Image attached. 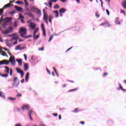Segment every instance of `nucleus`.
I'll list each match as a JSON object with an SVG mask.
<instances>
[{"label":"nucleus","mask_w":126,"mask_h":126,"mask_svg":"<svg viewBox=\"0 0 126 126\" xmlns=\"http://www.w3.org/2000/svg\"><path fill=\"white\" fill-rule=\"evenodd\" d=\"M106 12L107 13V15H110V12L109 11V10L108 9H106Z\"/></svg>","instance_id":"54"},{"label":"nucleus","mask_w":126,"mask_h":126,"mask_svg":"<svg viewBox=\"0 0 126 126\" xmlns=\"http://www.w3.org/2000/svg\"><path fill=\"white\" fill-rule=\"evenodd\" d=\"M22 94H18L16 95V97H22Z\"/></svg>","instance_id":"51"},{"label":"nucleus","mask_w":126,"mask_h":126,"mask_svg":"<svg viewBox=\"0 0 126 126\" xmlns=\"http://www.w3.org/2000/svg\"><path fill=\"white\" fill-rule=\"evenodd\" d=\"M43 20L47 25L49 24V23L48 22V18L49 22H50L51 24H52V19H54V17L52 15H49V16H48V13H47V12H45V9H43Z\"/></svg>","instance_id":"1"},{"label":"nucleus","mask_w":126,"mask_h":126,"mask_svg":"<svg viewBox=\"0 0 126 126\" xmlns=\"http://www.w3.org/2000/svg\"><path fill=\"white\" fill-rule=\"evenodd\" d=\"M39 51H44V47H42L39 49H38Z\"/></svg>","instance_id":"55"},{"label":"nucleus","mask_w":126,"mask_h":126,"mask_svg":"<svg viewBox=\"0 0 126 126\" xmlns=\"http://www.w3.org/2000/svg\"><path fill=\"white\" fill-rule=\"evenodd\" d=\"M29 72L27 73L26 75V78H25V80L26 82L28 81V79H29Z\"/></svg>","instance_id":"22"},{"label":"nucleus","mask_w":126,"mask_h":126,"mask_svg":"<svg viewBox=\"0 0 126 126\" xmlns=\"http://www.w3.org/2000/svg\"><path fill=\"white\" fill-rule=\"evenodd\" d=\"M8 99L9 100H12V101L14 100H16V98L14 97V98H13L12 97H9L8 98Z\"/></svg>","instance_id":"46"},{"label":"nucleus","mask_w":126,"mask_h":126,"mask_svg":"<svg viewBox=\"0 0 126 126\" xmlns=\"http://www.w3.org/2000/svg\"><path fill=\"white\" fill-rule=\"evenodd\" d=\"M80 123L81 125H84L85 122H84V121H81V122H80Z\"/></svg>","instance_id":"63"},{"label":"nucleus","mask_w":126,"mask_h":126,"mask_svg":"<svg viewBox=\"0 0 126 126\" xmlns=\"http://www.w3.org/2000/svg\"><path fill=\"white\" fill-rule=\"evenodd\" d=\"M26 8L27 11H30V10L29 9V8H28V6L26 7Z\"/></svg>","instance_id":"62"},{"label":"nucleus","mask_w":126,"mask_h":126,"mask_svg":"<svg viewBox=\"0 0 126 126\" xmlns=\"http://www.w3.org/2000/svg\"><path fill=\"white\" fill-rule=\"evenodd\" d=\"M13 1H14V0H12V1L11 0L10 3H9L10 4V6H11L12 5V4H11V3H12L13 2ZM10 6H9V7H10Z\"/></svg>","instance_id":"56"},{"label":"nucleus","mask_w":126,"mask_h":126,"mask_svg":"<svg viewBox=\"0 0 126 126\" xmlns=\"http://www.w3.org/2000/svg\"><path fill=\"white\" fill-rule=\"evenodd\" d=\"M16 35H17V33H14L12 34H10V35H8V37H12V36H16Z\"/></svg>","instance_id":"40"},{"label":"nucleus","mask_w":126,"mask_h":126,"mask_svg":"<svg viewBox=\"0 0 126 126\" xmlns=\"http://www.w3.org/2000/svg\"><path fill=\"white\" fill-rule=\"evenodd\" d=\"M53 115L54 117H58V113H53Z\"/></svg>","instance_id":"58"},{"label":"nucleus","mask_w":126,"mask_h":126,"mask_svg":"<svg viewBox=\"0 0 126 126\" xmlns=\"http://www.w3.org/2000/svg\"><path fill=\"white\" fill-rule=\"evenodd\" d=\"M120 12H121V13H123V14H124L125 16H126V12H125V10H121Z\"/></svg>","instance_id":"47"},{"label":"nucleus","mask_w":126,"mask_h":126,"mask_svg":"<svg viewBox=\"0 0 126 126\" xmlns=\"http://www.w3.org/2000/svg\"><path fill=\"white\" fill-rule=\"evenodd\" d=\"M77 90H78V88L69 90V91H68V92H73V91H77Z\"/></svg>","instance_id":"29"},{"label":"nucleus","mask_w":126,"mask_h":126,"mask_svg":"<svg viewBox=\"0 0 126 126\" xmlns=\"http://www.w3.org/2000/svg\"><path fill=\"white\" fill-rule=\"evenodd\" d=\"M2 64H9V61H8L7 60H4L0 62V65H1Z\"/></svg>","instance_id":"8"},{"label":"nucleus","mask_w":126,"mask_h":126,"mask_svg":"<svg viewBox=\"0 0 126 126\" xmlns=\"http://www.w3.org/2000/svg\"><path fill=\"white\" fill-rule=\"evenodd\" d=\"M54 12L56 14L55 17L56 18L60 16V15H59V11L58 10H55L54 11Z\"/></svg>","instance_id":"24"},{"label":"nucleus","mask_w":126,"mask_h":126,"mask_svg":"<svg viewBox=\"0 0 126 126\" xmlns=\"http://www.w3.org/2000/svg\"><path fill=\"white\" fill-rule=\"evenodd\" d=\"M10 56V58L8 61L10 63H11V64L12 65H15V57L14 56Z\"/></svg>","instance_id":"5"},{"label":"nucleus","mask_w":126,"mask_h":126,"mask_svg":"<svg viewBox=\"0 0 126 126\" xmlns=\"http://www.w3.org/2000/svg\"><path fill=\"white\" fill-rule=\"evenodd\" d=\"M18 26V24L17 23V21H15L13 24L14 27H17Z\"/></svg>","instance_id":"34"},{"label":"nucleus","mask_w":126,"mask_h":126,"mask_svg":"<svg viewBox=\"0 0 126 126\" xmlns=\"http://www.w3.org/2000/svg\"><path fill=\"white\" fill-rule=\"evenodd\" d=\"M100 26H105V27H111V24L108 22H104L100 25Z\"/></svg>","instance_id":"9"},{"label":"nucleus","mask_w":126,"mask_h":126,"mask_svg":"<svg viewBox=\"0 0 126 126\" xmlns=\"http://www.w3.org/2000/svg\"><path fill=\"white\" fill-rule=\"evenodd\" d=\"M39 37H40V34H37V35H33V38L35 39H38V38H39Z\"/></svg>","instance_id":"36"},{"label":"nucleus","mask_w":126,"mask_h":126,"mask_svg":"<svg viewBox=\"0 0 126 126\" xmlns=\"http://www.w3.org/2000/svg\"><path fill=\"white\" fill-rule=\"evenodd\" d=\"M4 68H5L4 72H5V73H7V74H8V73H9V67L5 66H4Z\"/></svg>","instance_id":"16"},{"label":"nucleus","mask_w":126,"mask_h":126,"mask_svg":"<svg viewBox=\"0 0 126 126\" xmlns=\"http://www.w3.org/2000/svg\"><path fill=\"white\" fill-rule=\"evenodd\" d=\"M16 3H17V4H21V3H23V2L18 0V1H16Z\"/></svg>","instance_id":"41"},{"label":"nucleus","mask_w":126,"mask_h":126,"mask_svg":"<svg viewBox=\"0 0 126 126\" xmlns=\"http://www.w3.org/2000/svg\"><path fill=\"white\" fill-rule=\"evenodd\" d=\"M0 54L1 56H3V57H8L7 54H6V52H4V51H3L2 50H1L0 51Z\"/></svg>","instance_id":"15"},{"label":"nucleus","mask_w":126,"mask_h":126,"mask_svg":"<svg viewBox=\"0 0 126 126\" xmlns=\"http://www.w3.org/2000/svg\"><path fill=\"white\" fill-rule=\"evenodd\" d=\"M95 16H96V17H98V18L100 17V15H99V14H98V12H96L95 13Z\"/></svg>","instance_id":"50"},{"label":"nucleus","mask_w":126,"mask_h":126,"mask_svg":"<svg viewBox=\"0 0 126 126\" xmlns=\"http://www.w3.org/2000/svg\"><path fill=\"white\" fill-rule=\"evenodd\" d=\"M24 67V70H28V64L26 63H25Z\"/></svg>","instance_id":"25"},{"label":"nucleus","mask_w":126,"mask_h":126,"mask_svg":"<svg viewBox=\"0 0 126 126\" xmlns=\"http://www.w3.org/2000/svg\"><path fill=\"white\" fill-rule=\"evenodd\" d=\"M12 45V41L11 40H6V46L10 48Z\"/></svg>","instance_id":"7"},{"label":"nucleus","mask_w":126,"mask_h":126,"mask_svg":"<svg viewBox=\"0 0 126 126\" xmlns=\"http://www.w3.org/2000/svg\"><path fill=\"white\" fill-rule=\"evenodd\" d=\"M16 61L17 62L19 65H22V60L21 59H17Z\"/></svg>","instance_id":"20"},{"label":"nucleus","mask_w":126,"mask_h":126,"mask_svg":"<svg viewBox=\"0 0 126 126\" xmlns=\"http://www.w3.org/2000/svg\"><path fill=\"white\" fill-rule=\"evenodd\" d=\"M119 88L118 89V90H121L123 89V87L122 86V85L121 84H119Z\"/></svg>","instance_id":"42"},{"label":"nucleus","mask_w":126,"mask_h":126,"mask_svg":"<svg viewBox=\"0 0 126 126\" xmlns=\"http://www.w3.org/2000/svg\"><path fill=\"white\" fill-rule=\"evenodd\" d=\"M16 69L17 72H18V73H20L22 77H23V76H24V72H23V71L20 70V69H19V68H17Z\"/></svg>","instance_id":"12"},{"label":"nucleus","mask_w":126,"mask_h":126,"mask_svg":"<svg viewBox=\"0 0 126 126\" xmlns=\"http://www.w3.org/2000/svg\"><path fill=\"white\" fill-rule=\"evenodd\" d=\"M35 10H36L37 14H38L39 16H41V10H40L37 8H35Z\"/></svg>","instance_id":"21"},{"label":"nucleus","mask_w":126,"mask_h":126,"mask_svg":"<svg viewBox=\"0 0 126 126\" xmlns=\"http://www.w3.org/2000/svg\"><path fill=\"white\" fill-rule=\"evenodd\" d=\"M27 23H32V22H31V20H29L27 21Z\"/></svg>","instance_id":"60"},{"label":"nucleus","mask_w":126,"mask_h":126,"mask_svg":"<svg viewBox=\"0 0 126 126\" xmlns=\"http://www.w3.org/2000/svg\"><path fill=\"white\" fill-rule=\"evenodd\" d=\"M43 31V35L44 37H46V30H42Z\"/></svg>","instance_id":"43"},{"label":"nucleus","mask_w":126,"mask_h":126,"mask_svg":"<svg viewBox=\"0 0 126 126\" xmlns=\"http://www.w3.org/2000/svg\"><path fill=\"white\" fill-rule=\"evenodd\" d=\"M60 1H62V2H65L66 0H60Z\"/></svg>","instance_id":"64"},{"label":"nucleus","mask_w":126,"mask_h":126,"mask_svg":"<svg viewBox=\"0 0 126 126\" xmlns=\"http://www.w3.org/2000/svg\"><path fill=\"white\" fill-rule=\"evenodd\" d=\"M17 79H18V78H17V77H15L14 78V83L12 84L13 86H15V85H16V86H17L18 85L16 84V80H17Z\"/></svg>","instance_id":"18"},{"label":"nucleus","mask_w":126,"mask_h":126,"mask_svg":"<svg viewBox=\"0 0 126 126\" xmlns=\"http://www.w3.org/2000/svg\"><path fill=\"white\" fill-rule=\"evenodd\" d=\"M32 113H33V111H32V110H30V111H28L29 117H30L31 116V114Z\"/></svg>","instance_id":"38"},{"label":"nucleus","mask_w":126,"mask_h":126,"mask_svg":"<svg viewBox=\"0 0 126 126\" xmlns=\"http://www.w3.org/2000/svg\"><path fill=\"white\" fill-rule=\"evenodd\" d=\"M0 49H3V50L6 51V52H7V53L9 55V56H10V53L9 52V50L8 49H7V48H1Z\"/></svg>","instance_id":"28"},{"label":"nucleus","mask_w":126,"mask_h":126,"mask_svg":"<svg viewBox=\"0 0 126 126\" xmlns=\"http://www.w3.org/2000/svg\"><path fill=\"white\" fill-rule=\"evenodd\" d=\"M122 6L124 7L125 9L126 8V1H124L122 3Z\"/></svg>","instance_id":"26"},{"label":"nucleus","mask_w":126,"mask_h":126,"mask_svg":"<svg viewBox=\"0 0 126 126\" xmlns=\"http://www.w3.org/2000/svg\"><path fill=\"white\" fill-rule=\"evenodd\" d=\"M20 35L23 37L27 39L28 36H25L27 34V30L24 28H20L19 31Z\"/></svg>","instance_id":"2"},{"label":"nucleus","mask_w":126,"mask_h":126,"mask_svg":"<svg viewBox=\"0 0 126 126\" xmlns=\"http://www.w3.org/2000/svg\"><path fill=\"white\" fill-rule=\"evenodd\" d=\"M116 24L120 25V24H121V23L120 22H119L118 21H116Z\"/></svg>","instance_id":"61"},{"label":"nucleus","mask_w":126,"mask_h":126,"mask_svg":"<svg viewBox=\"0 0 126 126\" xmlns=\"http://www.w3.org/2000/svg\"><path fill=\"white\" fill-rule=\"evenodd\" d=\"M16 12V10H13L11 12H9V14H14V13H15Z\"/></svg>","instance_id":"39"},{"label":"nucleus","mask_w":126,"mask_h":126,"mask_svg":"<svg viewBox=\"0 0 126 126\" xmlns=\"http://www.w3.org/2000/svg\"><path fill=\"white\" fill-rule=\"evenodd\" d=\"M107 75H108V73L107 72H104L103 73V76H107Z\"/></svg>","instance_id":"57"},{"label":"nucleus","mask_w":126,"mask_h":126,"mask_svg":"<svg viewBox=\"0 0 126 126\" xmlns=\"http://www.w3.org/2000/svg\"><path fill=\"white\" fill-rule=\"evenodd\" d=\"M30 108V106L27 104H25L23 105L22 107V109L23 111H25V110H29V108Z\"/></svg>","instance_id":"11"},{"label":"nucleus","mask_w":126,"mask_h":126,"mask_svg":"<svg viewBox=\"0 0 126 126\" xmlns=\"http://www.w3.org/2000/svg\"><path fill=\"white\" fill-rule=\"evenodd\" d=\"M10 3H8L6 5H5L2 8L0 9V15H2V14L3 13V11L4 9H6L7 7H9L10 6Z\"/></svg>","instance_id":"4"},{"label":"nucleus","mask_w":126,"mask_h":126,"mask_svg":"<svg viewBox=\"0 0 126 126\" xmlns=\"http://www.w3.org/2000/svg\"><path fill=\"white\" fill-rule=\"evenodd\" d=\"M39 30V28H37L35 29L34 32H33V35H36V33L38 32V31Z\"/></svg>","instance_id":"35"},{"label":"nucleus","mask_w":126,"mask_h":126,"mask_svg":"<svg viewBox=\"0 0 126 126\" xmlns=\"http://www.w3.org/2000/svg\"><path fill=\"white\" fill-rule=\"evenodd\" d=\"M41 28H42V30H45V26H44V24H41Z\"/></svg>","instance_id":"48"},{"label":"nucleus","mask_w":126,"mask_h":126,"mask_svg":"<svg viewBox=\"0 0 126 126\" xmlns=\"http://www.w3.org/2000/svg\"><path fill=\"white\" fill-rule=\"evenodd\" d=\"M2 20H5L6 22H8V21H10L11 20H12V17H7V18H4V19H2V17H1L0 19V22H1Z\"/></svg>","instance_id":"10"},{"label":"nucleus","mask_w":126,"mask_h":126,"mask_svg":"<svg viewBox=\"0 0 126 126\" xmlns=\"http://www.w3.org/2000/svg\"><path fill=\"white\" fill-rule=\"evenodd\" d=\"M20 46H21V45H17V46H16V48H15V50H19V51H21L22 50H24V49H25V47H23V48H21L20 47Z\"/></svg>","instance_id":"14"},{"label":"nucleus","mask_w":126,"mask_h":126,"mask_svg":"<svg viewBox=\"0 0 126 126\" xmlns=\"http://www.w3.org/2000/svg\"><path fill=\"white\" fill-rule=\"evenodd\" d=\"M26 14L27 15H28V16H29L30 17H32V18H33V17H34V16L33 15V14L31 13L26 12Z\"/></svg>","instance_id":"23"},{"label":"nucleus","mask_w":126,"mask_h":126,"mask_svg":"<svg viewBox=\"0 0 126 126\" xmlns=\"http://www.w3.org/2000/svg\"><path fill=\"white\" fill-rule=\"evenodd\" d=\"M15 126H21V124H20V123H18L16 124Z\"/></svg>","instance_id":"59"},{"label":"nucleus","mask_w":126,"mask_h":126,"mask_svg":"<svg viewBox=\"0 0 126 126\" xmlns=\"http://www.w3.org/2000/svg\"><path fill=\"white\" fill-rule=\"evenodd\" d=\"M0 96L1 97V98H3V99L5 98V96L4 94H3V93L2 92H0Z\"/></svg>","instance_id":"27"},{"label":"nucleus","mask_w":126,"mask_h":126,"mask_svg":"<svg viewBox=\"0 0 126 126\" xmlns=\"http://www.w3.org/2000/svg\"><path fill=\"white\" fill-rule=\"evenodd\" d=\"M13 32V27H10L6 30H2V33L4 35H7V34H9V33H12Z\"/></svg>","instance_id":"3"},{"label":"nucleus","mask_w":126,"mask_h":126,"mask_svg":"<svg viewBox=\"0 0 126 126\" xmlns=\"http://www.w3.org/2000/svg\"><path fill=\"white\" fill-rule=\"evenodd\" d=\"M78 112H79V109L78 108H75L73 111V113H78Z\"/></svg>","instance_id":"31"},{"label":"nucleus","mask_w":126,"mask_h":126,"mask_svg":"<svg viewBox=\"0 0 126 126\" xmlns=\"http://www.w3.org/2000/svg\"><path fill=\"white\" fill-rule=\"evenodd\" d=\"M29 27H30V28H31V29H35V27H36V24L33 22L30 23L29 25Z\"/></svg>","instance_id":"13"},{"label":"nucleus","mask_w":126,"mask_h":126,"mask_svg":"<svg viewBox=\"0 0 126 126\" xmlns=\"http://www.w3.org/2000/svg\"><path fill=\"white\" fill-rule=\"evenodd\" d=\"M7 76H8V74H3L2 75V77H5L6 78V77H7Z\"/></svg>","instance_id":"44"},{"label":"nucleus","mask_w":126,"mask_h":126,"mask_svg":"<svg viewBox=\"0 0 126 126\" xmlns=\"http://www.w3.org/2000/svg\"><path fill=\"white\" fill-rule=\"evenodd\" d=\"M24 57L25 61H27V55H26V54H24Z\"/></svg>","instance_id":"52"},{"label":"nucleus","mask_w":126,"mask_h":126,"mask_svg":"<svg viewBox=\"0 0 126 126\" xmlns=\"http://www.w3.org/2000/svg\"><path fill=\"white\" fill-rule=\"evenodd\" d=\"M25 1V6L27 7L29 6V4L28 3V1H27V0H24Z\"/></svg>","instance_id":"30"},{"label":"nucleus","mask_w":126,"mask_h":126,"mask_svg":"<svg viewBox=\"0 0 126 126\" xmlns=\"http://www.w3.org/2000/svg\"><path fill=\"white\" fill-rule=\"evenodd\" d=\"M15 8L17 11H22V8L18 6H15Z\"/></svg>","instance_id":"19"},{"label":"nucleus","mask_w":126,"mask_h":126,"mask_svg":"<svg viewBox=\"0 0 126 126\" xmlns=\"http://www.w3.org/2000/svg\"><path fill=\"white\" fill-rule=\"evenodd\" d=\"M54 8L55 9H59L60 6L58 4H56L54 5Z\"/></svg>","instance_id":"33"},{"label":"nucleus","mask_w":126,"mask_h":126,"mask_svg":"<svg viewBox=\"0 0 126 126\" xmlns=\"http://www.w3.org/2000/svg\"><path fill=\"white\" fill-rule=\"evenodd\" d=\"M17 39H19L18 35L17 34L16 35H15L14 37H12L11 41H14L16 40V41L13 42L12 45H17Z\"/></svg>","instance_id":"6"},{"label":"nucleus","mask_w":126,"mask_h":126,"mask_svg":"<svg viewBox=\"0 0 126 126\" xmlns=\"http://www.w3.org/2000/svg\"><path fill=\"white\" fill-rule=\"evenodd\" d=\"M53 69L57 75V76H58V77H59V73H58V72H57V70L56 69V68H55V67H53Z\"/></svg>","instance_id":"37"},{"label":"nucleus","mask_w":126,"mask_h":126,"mask_svg":"<svg viewBox=\"0 0 126 126\" xmlns=\"http://www.w3.org/2000/svg\"><path fill=\"white\" fill-rule=\"evenodd\" d=\"M53 37H54V35H51L49 37L48 42H51V41H52V39H53Z\"/></svg>","instance_id":"45"},{"label":"nucleus","mask_w":126,"mask_h":126,"mask_svg":"<svg viewBox=\"0 0 126 126\" xmlns=\"http://www.w3.org/2000/svg\"><path fill=\"white\" fill-rule=\"evenodd\" d=\"M19 18H20V19H24V17L22 15H20Z\"/></svg>","instance_id":"53"},{"label":"nucleus","mask_w":126,"mask_h":126,"mask_svg":"<svg viewBox=\"0 0 126 126\" xmlns=\"http://www.w3.org/2000/svg\"><path fill=\"white\" fill-rule=\"evenodd\" d=\"M60 13H64V12H66V9L62 8L59 10Z\"/></svg>","instance_id":"17"},{"label":"nucleus","mask_w":126,"mask_h":126,"mask_svg":"<svg viewBox=\"0 0 126 126\" xmlns=\"http://www.w3.org/2000/svg\"><path fill=\"white\" fill-rule=\"evenodd\" d=\"M10 75L12 76V69H10Z\"/></svg>","instance_id":"49"},{"label":"nucleus","mask_w":126,"mask_h":126,"mask_svg":"<svg viewBox=\"0 0 126 126\" xmlns=\"http://www.w3.org/2000/svg\"><path fill=\"white\" fill-rule=\"evenodd\" d=\"M52 1H53V0H50L48 2L49 5V6H50V8H52V4H53Z\"/></svg>","instance_id":"32"}]
</instances>
